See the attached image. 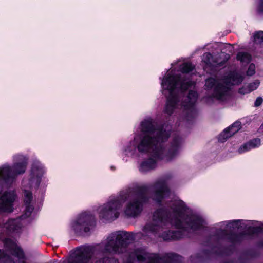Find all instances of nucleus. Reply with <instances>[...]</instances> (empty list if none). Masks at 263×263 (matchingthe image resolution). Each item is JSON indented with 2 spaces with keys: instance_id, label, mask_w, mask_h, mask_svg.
Returning a JSON list of instances; mask_svg holds the SVG:
<instances>
[{
  "instance_id": "nucleus-5",
  "label": "nucleus",
  "mask_w": 263,
  "mask_h": 263,
  "mask_svg": "<svg viewBox=\"0 0 263 263\" xmlns=\"http://www.w3.org/2000/svg\"><path fill=\"white\" fill-rule=\"evenodd\" d=\"M133 239L132 234L120 231L110 234L103 242L104 253L123 252Z\"/></svg>"
},
{
  "instance_id": "nucleus-14",
  "label": "nucleus",
  "mask_w": 263,
  "mask_h": 263,
  "mask_svg": "<svg viewBox=\"0 0 263 263\" xmlns=\"http://www.w3.org/2000/svg\"><path fill=\"white\" fill-rule=\"evenodd\" d=\"M31 177L29 180H24L23 185L26 186L29 184L30 186L37 187L40 183L41 177L43 174L42 168L40 167H33L32 168Z\"/></svg>"
},
{
  "instance_id": "nucleus-15",
  "label": "nucleus",
  "mask_w": 263,
  "mask_h": 263,
  "mask_svg": "<svg viewBox=\"0 0 263 263\" xmlns=\"http://www.w3.org/2000/svg\"><path fill=\"white\" fill-rule=\"evenodd\" d=\"M154 188L155 190L154 199L158 202L166 196L168 191L166 183L163 180L156 182Z\"/></svg>"
},
{
  "instance_id": "nucleus-24",
  "label": "nucleus",
  "mask_w": 263,
  "mask_h": 263,
  "mask_svg": "<svg viewBox=\"0 0 263 263\" xmlns=\"http://www.w3.org/2000/svg\"><path fill=\"white\" fill-rule=\"evenodd\" d=\"M0 263H13L10 257L4 253H0Z\"/></svg>"
},
{
  "instance_id": "nucleus-18",
  "label": "nucleus",
  "mask_w": 263,
  "mask_h": 263,
  "mask_svg": "<svg viewBox=\"0 0 263 263\" xmlns=\"http://www.w3.org/2000/svg\"><path fill=\"white\" fill-rule=\"evenodd\" d=\"M5 245L7 248L11 251L13 255L17 257L19 259L23 258V252L15 242L10 239H7L5 241Z\"/></svg>"
},
{
  "instance_id": "nucleus-3",
  "label": "nucleus",
  "mask_w": 263,
  "mask_h": 263,
  "mask_svg": "<svg viewBox=\"0 0 263 263\" xmlns=\"http://www.w3.org/2000/svg\"><path fill=\"white\" fill-rule=\"evenodd\" d=\"M193 85L190 81H181L178 78L170 76L168 73L162 82V86L163 89L168 90L170 91V97L168 99L165 111L168 114H171L173 111L179 107L183 108V110L187 111V113L192 114L194 111L193 105L197 98V93L194 91H190L189 95L185 99L188 100L187 102L179 103L180 97L175 95L176 89L180 88L181 90H185L189 87Z\"/></svg>"
},
{
  "instance_id": "nucleus-9",
  "label": "nucleus",
  "mask_w": 263,
  "mask_h": 263,
  "mask_svg": "<svg viewBox=\"0 0 263 263\" xmlns=\"http://www.w3.org/2000/svg\"><path fill=\"white\" fill-rule=\"evenodd\" d=\"M24 202L26 205L25 213L21 218L16 219L9 220L5 223V228L10 232H18L21 227V224L20 223L21 219L23 217L25 218L29 217L33 210V206L30 205V203L32 199V194L31 192L24 189Z\"/></svg>"
},
{
  "instance_id": "nucleus-21",
  "label": "nucleus",
  "mask_w": 263,
  "mask_h": 263,
  "mask_svg": "<svg viewBox=\"0 0 263 263\" xmlns=\"http://www.w3.org/2000/svg\"><path fill=\"white\" fill-rule=\"evenodd\" d=\"M259 83L258 81H256L253 83H250L248 86L249 87V89L246 91H243V89L245 88H240L239 90V93L242 94H246L256 89L258 86H259Z\"/></svg>"
},
{
  "instance_id": "nucleus-8",
  "label": "nucleus",
  "mask_w": 263,
  "mask_h": 263,
  "mask_svg": "<svg viewBox=\"0 0 263 263\" xmlns=\"http://www.w3.org/2000/svg\"><path fill=\"white\" fill-rule=\"evenodd\" d=\"M14 159L16 163L12 168L7 165L0 167V178L8 183L12 182L15 177L24 173L26 169L27 160L24 156L17 155Z\"/></svg>"
},
{
  "instance_id": "nucleus-29",
  "label": "nucleus",
  "mask_w": 263,
  "mask_h": 263,
  "mask_svg": "<svg viewBox=\"0 0 263 263\" xmlns=\"http://www.w3.org/2000/svg\"><path fill=\"white\" fill-rule=\"evenodd\" d=\"M239 222V220H237V221H233V222H230L229 223V224H232V225H233V224H233L234 223H236V222L237 223V222Z\"/></svg>"
},
{
  "instance_id": "nucleus-11",
  "label": "nucleus",
  "mask_w": 263,
  "mask_h": 263,
  "mask_svg": "<svg viewBox=\"0 0 263 263\" xmlns=\"http://www.w3.org/2000/svg\"><path fill=\"white\" fill-rule=\"evenodd\" d=\"M93 217L86 213L80 214L72 223L74 231L78 233H87L93 226Z\"/></svg>"
},
{
  "instance_id": "nucleus-27",
  "label": "nucleus",
  "mask_w": 263,
  "mask_h": 263,
  "mask_svg": "<svg viewBox=\"0 0 263 263\" xmlns=\"http://www.w3.org/2000/svg\"><path fill=\"white\" fill-rule=\"evenodd\" d=\"M258 2L257 10L259 12H263V0H257Z\"/></svg>"
},
{
  "instance_id": "nucleus-25",
  "label": "nucleus",
  "mask_w": 263,
  "mask_h": 263,
  "mask_svg": "<svg viewBox=\"0 0 263 263\" xmlns=\"http://www.w3.org/2000/svg\"><path fill=\"white\" fill-rule=\"evenodd\" d=\"M95 263H118V262L114 258H109L107 257L103 258L98 261H97Z\"/></svg>"
},
{
  "instance_id": "nucleus-6",
  "label": "nucleus",
  "mask_w": 263,
  "mask_h": 263,
  "mask_svg": "<svg viewBox=\"0 0 263 263\" xmlns=\"http://www.w3.org/2000/svg\"><path fill=\"white\" fill-rule=\"evenodd\" d=\"M179 257L170 254L163 257H160L157 254H150L143 250H137L130 255V260L128 263H161L164 261L173 262L178 260Z\"/></svg>"
},
{
  "instance_id": "nucleus-23",
  "label": "nucleus",
  "mask_w": 263,
  "mask_h": 263,
  "mask_svg": "<svg viewBox=\"0 0 263 263\" xmlns=\"http://www.w3.org/2000/svg\"><path fill=\"white\" fill-rule=\"evenodd\" d=\"M254 41L256 44L263 43V31H258L254 35Z\"/></svg>"
},
{
  "instance_id": "nucleus-10",
  "label": "nucleus",
  "mask_w": 263,
  "mask_h": 263,
  "mask_svg": "<svg viewBox=\"0 0 263 263\" xmlns=\"http://www.w3.org/2000/svg\"><path fill=\"white\" fill-rule=\"evenodd\" d=\"M122 201L119 199L110 201L100 210V216L108 220H113L118 217Z\"/></svg>"
},
{
  "instance_id": "nucleus-20",
  "label": "nucleus",
  "mask_w": 263,
  "mask_h": 263,
  "mask_svg": "<svg viewBox=\"0 0 263 263\" xmlns=\"http://www.w3.org/2000/svg\"><path fill=\"white\" fill-rule=\"evenodd\" d=\"M237 58L242 63H248L251 60V55L246 52H239L237 54Z\"/></svg>"
},
{
  "instance_id": "nucleus-22",
  "label": "nucleus",
  "mask_w": 263,
  "mask_h": 263,
  "mask_svg": "<svg viewBox=\"0 0 263 263\" xmlns=\"http://www.w3.org/2000/svg\"><path fill=\"white\" fill-rule=\"evenodd\" d=\"M194 68V66L190 63H183L180 67L182 72L188 73L191 71Z\"/></svg>"
},
{
  "instance_id": "nucleus-16",
  "label": "nucleus",
  "mask_w": 263,
  "mask_h": 263,
  "mask_svg": "<svg viewBox=\"0 0 263 263\" xmlns=\"http://www.w3.org/2000/svg\"><path fill=\"white\" fill-rule=\"evenodd\" d=\"M241 128L240 122H235L231 126L226 128L219 136V140L222 142H224L229 137L232 136L239 131Z\"/></svg>"
},
{
  "instance_id": "nucleus-31",
  "label": "nucleus",
  "mask_w": 263,
  "mask_h": 263,
  "mask_svg": "<svg viewBox=\"0 0 263 263\" xmlns=\"http://www.w3.org/2000/svg\"><path fill=\"white\" fill-rule=\"evenodd\" d=\"M228 47H229V48H232L231 45H230V44L228 45Z\"/></svg>"
},
{
  "instance_id": "nucleus-17",
  "label": "nucleus",
  "mask_w": 263,
  "mask_h": 263,
  "mask_svg": "<svg viewBox=\"0 0 263 263\" xmlns=\"http://www.w3.org/2000/svg\"><path fill=\"white\" fill-rule=\"evenodd\" d=\"M221 56L224 57L226 60L221 61L219 59L213 60L212 55L209 53H205L203 55L202 61L207 66H215L216 65H222L226 60L229 58V55L224 53H222Z\"/></svg>"
},
{
  "instance_id": "nucleus-28",
  "label": "nucleus",
  "mask_w": 263,
  "mask_h": 263,
  "mask_svg": "<svg viewBox=\"0 0 263 263\" xmlns=\"http://www.w3.org/2000/svg\"><path fill=\"white\" fill-rule=\"evenodd\" d=\"M262 102V99L261 98L258 97L256 99L254 105L255 106H259Z\"/></svg>"
},
{
  "instance_id": "nucleus-12",
  "label": "nucleus",
  "mask_w": 263,
  "mask_h": 263,
  "mask_svg": "<svg viewBox=\"0 0 263 263\" xmlns=\"http://www.w3.org/2000/svg\"><path fill=\"white\" fill-rule=\"evenodd\" d=\"M91 249L90 247L80 248L76 250L75 255L71 256L68 263H88L91 256Z\"/></svg>"
},
{
  "instance_id": "nucleus-1",
  "label": "nucleus",
  "mask_w": 263,
  "mask_h": 263,
  "mask_svg": "<svg viewBox=\"0 0 263 263\" xmlns=\"http://www.w3.org/2000/svg\"><path fill=\"white\" fill-rule=\"evenodd\" d=\"M172 206L168 211L159 209L154 213L152 221L144 228L146 235L152 233L168 240L177 238L175 233L167 231L171 226L178 229L190 228L193 230L203 226V221L201 218L188 214L189 209L182 201H175Z\"/></svg>"
},
{
  "instance_id": "nucleus-26",
  "label": "nucleus",
  "mask_w": 263,
  "mask_h": 263,
  "mask_svg": "<svg viewBox=\"0 0 263 263\" xmlns=\"http://www.w3.org/2000/svg\"><path fill=\"white\" fill-rule=\"evenodd\" d=\"M255 67L254 64L250 65L247 71V74L248 76H252L255 73Z\"/></svg>"
},
{
  "instance_id": "nucleus-2",
  "label": "nucleus",
  "mask_w": 263,
  "mask_h": 263,
  "mask_svg": "<svg viewBox=\"0 0 263 263\" xmlns=\"http://www.w3.org/2000/svg\"><path fill=\"white\" fill-rule=\"evenodd\" d=\"M141 130L142 134L134 138L133 147L128 149L131 151L136 145L139 152L148 153L153 157L141 163L139 168L141 172H146L155 168L158 159H165L168 161L177 155L179 142L175 141L168 150H165L162 142L168 139L170 134L165 130L155 129L151 119L141 123Z\"/></svg>"
},
{
  "instance_id": "nucleus-7",
  "label": "nucleus",
  "mask_w": 263,
  "mask_h": 263,
  "mask_svg": "<svg viewBox=\"0 0 263 263\" xmlns=\"http://www.w3.org/2000/svg\"><path fill=\"white\" fill-rule=\"evenodd\" d=\"M146 190H142L139 193L130 192L127 195H122V200L129 199L125 210V214L128 217H135L142 211V202L145 201Z\"/></svg>"
},
{
  "instance_id": "nucleus-19",
  "label": "nucleus",
  "mask_w": 263,
  "mask_h": 263,
  "mask_svg": "<svg viewBox=\"0 0 263 263\" xmlns=\"http://www.w3.org/2000/svg\"><path fill=\"white\" fill-rule=\"evenodd\" d=\"M260 144L261 142L259 139H253L242 145L238 149V152L239 154L245 153L253 148L258 147L260 145Z\"/></svg>"
},
{
  "instance_id": "nucleus-13",
  "label": "nucleus",
  "mask_w": 263,
  "mask_h": 263,
  "mask_svg": "<svg viewBox=\"0 0 263 263\" xmlns=\"http://www.w3.org/2000/svg\"><path fill=\"white\" fill-rule=\"evenodd\" d=\"M15 199V194L14 192L5 193L1 198L0 211L11 212L12 211V203Z\"/></svg>"
},
{
  "instance_id": "nucleus-4",
  "label": "nucleus",
  "mask_w": 263,
  "mask_h": 263,
  "mask_svg": "<svg viewBox=\"0 0 263 263\" xmlns=\"http://www.w3.org/2000/svg\"><path fill=\"white\" fill-rule=\"evenodd\" d=\"M243 77L237 72H231L222 80H216L210 78L206 80L205 86L213 89L212 96L217 100L223 101L229 95V89L232 85H238L243 81Z\"/></svg>"
},
{
  "instance_id": "nucleus-30",
  "label": "nucleus",
  "mask_w": 263,
  "mask_h": 263,
  "mask_svg": "<svg viewBox=\"0 0 263 263\" xmlns=\"http://www.w3.org/2000/svg\"><path fill=\"white\" fill-rule=\"evenodd\" d=\"M241 88H245L243 91H246L247 90H248L249 87H248V86H246V87H243Z\"/></svg>"
}]
</instances>
